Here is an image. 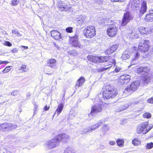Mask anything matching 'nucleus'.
<instances>
[{
    "label": "nucleus",
    "mask_w": 153,
    "mask_h": 153,
    "mask_svg": "<svg viewBox=\"0 0 153 153\" xmlns=\"http://www.w3.org/2000/svg\"><path fill=\"white\" fill-rule=\"evenodd\" d=\"M117 143H123L125 142L123 139H119L116 141Z\"/></svg>",
    "instance_id": "79ce46f5"
},
{
    "label": "nucleus",
    "mask_w": 153,
    "mask_h": 153,
    "mask_svg": "<svg viewBox=\"0 0 153 153\" xmlns=\"http://www.w3.org/2000/svg\"><path fill=\"white\" fill-rule=\"evenodd\" d=\"M123 144H117L118 146L120 147H122L123 146Z\"/></svg>",
    "instance_id": "0e129e2a"
},
{
    "label": "nucleus",
    "mask_w": 153,
    "mask_h": 153,
    "mask_svg": "<svg viewBox=\"0 0 153 153\" xmlns=\"http://www.w3.org/2000/svg\"><path fill=\"white\" fill-rule=\"evenodd\" d=\"M21 69L24 72H26L27 70V69L26 68V65H23L21 67Z\"/></svg>",
    "instance_id": "a18cd8bd"
},
{
    "label": "nucleus",
    "mask_w": 153,
    "mask_h": 153,
    "mask_svg": "<svg viewBox=\"0 0 153 153\" xmlns=\"http://www.w3.org/2000/svg\"><path fill=\"white\" fill-rule=\"evenodd\" d=\"M118 83L120 85H123L125 83L123 80L121 79V76L118 79Z\"/></svg>",
    "instance_id": "58836bf2"
},
{
    "label": "nucleus",
    "mask_w": 153,
    "mask_h": 153,
    "mask_svg": "<svg viewBox=\"0 0 153 153\" xmlns=\"http://www.w3.org/2000/svg\"><path fill=\"white\" fill-rule=\"evenodd\" d=\"M141 5V8L140 10V15L141 16L146 12L147 9L146 2L143 1Z\"/></svg>",
    "instance_id": "4468645a"
},
{
    "label": "nucleus",
    "mask_w": 153,
    "mask_h": 153,
    "mask_svg": "<svg viewBox=\"0 0 153 153\" xmlns=\"http://www.w3.org/2000/svg\"><path fill=\"white\" fill-rule=\"evenodd\" d=\"M72 27H69L66 28V31L68 33H71L72 32Z\"/></svg>",
    "instance_id": "37998d69"
},
{
    "label": "nucleus",
    "mask_w": 153,
    "mask_h": 153,
    "mask_svg": "<svg viewBox=\"0 0 153 153\" xmlns=\"http://www.w3.org/2000/svg\"><path fill=\"white\" fill-rule=\"evenodd\" d=\"M145 19L147 22L153 21V15L147 14L145 18Z\"/></svg>",
    "instance_id": "b1692460"
},
{
    "label": "nucleus",
    "mask_w": 153,
    "mask_h": 153,
    "mask_svg": "<svg viewBox=\"0 0 153 153\" xmlns=\"http://www.w3.org/2000/svg\"><path fill=\"white\" fill-rule=\"evenodd\" d=\"M4 45L6 46L10 47L12 46V45L10 42L8 41H5L4 44Z\"/></svg>",
    "instance_id": "49530a36"
},
{
    "label": "nucleus",
    "mask_w": 153,
    "mask_h": 153,
    "mask_svg": "<svg viewBox=\"0 0 153 153\" xmlns=\"http://www.w3.org/2000/svg\"><path fill=\"white\" fill-rule=\"evenodd\" d=\"M86 16H85L81 15L78 18V21L83 22L85 19Z\"/></svg>",
    "instance_id": "c756f323"
},
{
    "label": "nucleus",
    "mask_w": 153,
    "mask_h": 153,
    "mask_svg": "<svg viewBox=\"0 0 153 153\" xmlns=\"http://www.w3.org/2000/svg\"><path fill=\"white\" fill-rule=\"evenodd\" d=\"M90 130H91L90 129H84V130L83 132L84 133H86Z\"/></svg>",
    "instance_id": "13d9d810"
},
{
    "label": "nucleus",
    "mask_w": 153,
    "mask_h": 153,
    "mask_svg": "<svg viewBox=\"0 0 153 153\" xmlns=\"http://www.w3.org/2000/svg\"><path fill=\"white\" fill-rule=\"evenodd\" d=\"M112 60L111 62H108V64L106 65V66H108V67L102 68L100 70V71H103L111 68L112 66L111 65L115 62V61L114 60L112 59Z\"/></svg>",
    "instance_id": "412c9836"
},
{
    "label": "nucleus",
    "mask_w": 153,
    "mask_h": 153,
    "mask_svg": "<svg viewBox=\"0 0 153 153\" xmlns=\"http://www.w3.org/2000/svg\"><path fill=\"white\" fill-rule=\"evenodd\" d=\"M121 68L119 67H116L115 69V71L117 73L120 71Z\"/></svg>",
    "instance_id": "3c124183"
},
{
    "label": "nucleus",
    "mask_w": 153,
    "mask_h": 153,
    "mask_svg": "<svg viewBox=\"0 0 153 153\" xmlns=\"http://www.w3.org/2000/svg\"><path fill=\"white\" fill-rule=\"evenodd\" d=\"M150 78L148 76H146L144 77L143 82L145 83H148L149 82Z\"/></svg>",
    "instance_id": "f704fd0d"
},
{
    "label": "nucleus",
    "mask_w": 153,
    "mask_h": 153,
    "mask_svg": "<svg viewBox=\"0 0 153 153\" xmlns=\"http://www.w3.org/2000/svg\"><path fill=\"white\" fill-rule=\"evenodd\" d=\"M8 63V62L6 61H0V65L3 64H7Z\"/></svg>",
    "instance_id": "6e6d98bb"
},
{
    "label": "nucleus",
    "mask_w": 153,
    "mask_h": 153,
    "mask_svg": "<svg viewBox=\"0 0 153 153\" xmlns=\"http://www.w3.org/2000/svg\"><path fill=\"white\" fill-rule=\"evenodd\" d=\"M115 143V142L114 141H110V142H109V143H113V144H114V143Z\"/></svg>",
    "instance_id": "69168bd1"
},
{
    "label": "nucleus",
    "mask_w": 153,
    "mask_h": 153,
    "mask_svg": "<svg viewBox=\"0 0 153 153\" xmlns=\"http://www.w3.org/2000/svg\"><path fill=\"white\" fill-rule=\"evenodd\" d=\"M103 129H104V130L107 131L109 129V128L107 125H105L102 127Z\"/></svg>",
    "instance_id": "c03bdc74"
},
{
    "label": "nucleus",
    "mask_w": 153,
    "mask_h": 153,
    "mask_svg": "<svg viewBox=\"0 0 153 153\" xmlns=\"http://www.w3.org/2000/svg\"><path fill=\"white\" fill-rule=\"evenodd\" d=\"M136 30H134L131 33V35L132 36H133V37L135 38H137L139 36L138 33H137L136 31Z\"/></svg>",
    "instance_id": "cd10ccee"
},
{
    "label": "nucleus",
    "mask_w": 153,
    "mask_h": 153,
    "mask_svg": "<svg viewBox=\"0 0 153 153\" xmlns=\"http://www.w3.org/2000/svg\"><path fill=\"white\" fill-rule=\"evenodd\" d=\"M128 107V105L127 104H126L124 105H121L120 108L119 109L117 110V111H120L126 109Z\"/></svg>",
    "instance_id": "a878e982"
},
{
    "label": "nucleus",
    "mask_w": 153,
    "mask_h": 153,
    "mask_svg": "<svg viewBox=\"0 0 153 153\" xmlns=\"http://www.w3.org/2000/svg\"><path fill=\"white\" fill-rule=\"evenodd\" d=\"M9 127H10V130H11L13 129H15L17 127V126L15 124H12L9 123Z\"/></svg>",
    "instance_id": "7c9ffc66"
},
{
    "label": "nucleus",
    "mask_w": 153,
    "mask_h": 153,
    "mask_svg": "<svg viewBox=\"0 0 153 153\" xmlns=\"http://www.w3.org/2000/svg\"><path fill=\"white\" fill-rule=\"evenodd\" d=\"M85 81V78L82 76L81 77L78 79V81L76 82V86L77 87H79L82 85Z\"/></svg>",
    "instance_id": "4be33fe9"
},
{
    "label": "nucleus",
    "mask_w": 153,
    "mask_h": 153,
    "mask_svg": "<svg viewBox=\"0 0 153 153\" xmlns=\"http://www.w3.org/2000/svg\"><path fill=\"white\" fill-rule=\"evenodd\" d=\"M118 47V45L117 44H115L112 45V46L110 47L111 50L114 52Z\"/></svg>",
    "instance_id": "2f4dec72"
},
{
    "label": "nucleus",
    "mask_w": 153,
    "mask_h": 153,
    "mask_svg": "<svg viewBox=\"0 0 153 153\" xmlns=\"http://www.w3.org/2000/svg\"><path fill=\"white\" fill-rule=\"evenodd\" d=\"M149 69L147 67H146L143 68L140 67L138 68L137 70V72L138 73H140L142 74L146 73V74H147V72L149 71Z\"/></svg>",
    "instance_id": "2eb2a0df"
},
{
    "label": "nucleus",
    "mask_w": 153,
    "mask_h": 153,
    "mask_svg": "<svg viewBox=\"0 0 153 153\" xmlns=\"http://www.w3.org/2000/svg\"><path fill=\"white\" fill-rule=\"evenodd\" d=\"M152 125H149L147 122H143L139 124L137 126L136 131L139 134H146L152 128Z\"/></svg>",
    "instance_id": "f03ea898"
},
{
    "label": "nucleus",
    "mask_w": 153,
    "mask_h": 153,
    "mask_svg": "<svg viewBox=\"0 0 153 153\" xmlns=\"http://www.w3.org/2000/svg\"><path fill=\"white\" fill-rule=\"evenodd\" d=\"M121 79H123L125 83H127L130 80V76L127 75H123L121 76Z\"/></svg>",
    "instance_id": "5701e85b"
},
{
    "label": "nucleus",
    "mask_w": 153,
    "mask_h": 153,
    "mask_svg": "<svg viewBox=\"0 0 153 153\" xmlns=\"http://www.w3.org/2000/svg\"><path fill=\"white\" fill-rule=\"evenodd\" d=\"M17 36L18 37H21L22 36V35L18 33H18H17Z\"/></svg>",
    "instance_id": "e2e57ef3"
},
{
    "label": "nucleus",
    "mask_w": 153,
    "mask_h": 153,
    "mask_svg": "<svg viewBox=\"0 0 153 153\" xmlns=\"http://www.w3.org/2000/svg\"><path fill=\"white\" fill-rule=\"evenodd\" d=\"M149 14L153 15V10H150L149 11Z\"/></svg>",
    "instance_id": "052dcab7"
},
{
    "label": "nucleus",
    "mask_w": 153,
    "mask_h": 153,
    "mask_svg": "<svg viewBox=\"0 0 153 153\" xmlns=\"http://www.w3.org/2000/svg\"><path fill=\"white\" fill-rule=\"evenodd\" d=\"M143 117L144 118H149L151 117V115L149 113H146L143 114Z\"/></svg>",
    "instance_id": "72a5a7b5"
},
{
    "label": "nucleus",
    "mask_w": 153,
    "mask_h": 153,
    "mask_svg": "<svg viewBox=\"0 0 153 153\" xmlns=\"http://www.w3.org/2000/svg\"><path fill=\"white\" fill-rule=\"evenodd\" d=\"M22 47H24L25 49H27L28 48L27 46H22Z\"/></svg>",
    "instance_id": "338daca9"
},
{
    "label": "nucleus",
    "mask_w": 153,
    "mask_h": 153,
    "mask_svg": "<svg viewBox=\"0 0 153 153\" xmlns=\"http://www.w3.org/2000/svg\"><path fill=\"white\" fill-rule=\"evenodd\" d=\"M51 36L56 40L61 38L60 33L57 30H53L51 31Z\"/></svg>",
    "instance_id": "ddd939ff"
},
{
    "label": "nucleus",
    "mask_w": 153,
    "mask_h": 153,
    "mask_svg": "<svg viewBox=\"0 0 153 153\" xmlns=\"http://www.w3.org/2000/svg\"><path fill=\"white\" fill-rule=\"evenodd\" d=\"M63 107V104L62 103L60 104L58 106L56 111L54 113L53 116H54L56 114H57V116H58L61 113Z\"/></svg>",
    "instance_id": "f3484780"
},
{
    "label": "nucleus",
    "mask_w": 153,
    "mask_h": 153,
    "mask_svg": "<svg viewBox=\"0 0 153 153\" xmlns=\"http://www.w3.org/2000/svg\"><path fill=\"white\" fill-rule=\"evenodd\" d=\"M49 108V107H48L47 105L45 106L44 108V110L45 111L48 110Z\"/></svg>",
    "instance_id": "bf43d9fd"
},
{
    "label": "nucleus",
    "mask_w": 153,
    "mask_h": 153,
    "mask_svg": "<svg viewBox=\"0 0 153 153\" xmlns=\"http://www.w3.org/2000/svg\"><path fill=\"white\" fill-rule=\"evenodd\" d=\"M75 51L74 50L70 51L68 52V53L72 55L74 54V52Z\"/></svg>",
    "instance_id": "680f3d73"
},
{
    "label": "nucleus",
    "mask_w": 153,
    "mask_h": 153,
    "mask_svg": "<svg viewBox=\"0 0 153 153\" xmlns=\"http://www.w3.org/2000/svg\"><path fill=\"white\" fill-rule=\"evenodd\" d=\"M95 27L94 26L88 27L85 29L84 33L87 38H90L95 36Z\"/></svg>",
    "instance_id": "39448f33"
},
{
    "label": "nucleus",
    "mask_w": 153,
    "mask_h": 153,
    "mask_svg": "<svg viewBox=\"0 0 153 153\" xmlns=\"http://www.w3.org/2000/svg\"><path fill=\"white\" fill-rule=\"evenodd\" d=\"M78 36L77 34H75L74 36L71 37L70 39V44L73 47L81 48H82V46L78 42Z\"/></svg>",
    "instance_id": "9d476101"
},
{
    "label": "nucleus",
    "mask_w": 153,
    "mask_h": 153,
    "mask_svg": "<svg viewBox=\"0 0 153 153\" xmlns=\"http://www.w3.org/2000/svg\"><path fill=\"white\" fill-rule=\"evenodd\" d=\"M148 102L149 103H153V98H151L149 99L148 101Z\"/></svg>",
    "instance_id": "864d4df0"
},
{
    "label": "nucleus",
    "mask_w": 153,
    "mask_h": 153,
    "mask_svg": "<svg viewBox=\"0 0 153 153\" xmlns=\"http://www.w3.org/2000/svg\"><path fill=\"white\" fill-rule=\"evenodd\" d=\"M17 51H18V50H17L16 48H14L11 50V51L13 53H17Z\"/></svg>",
    "instance_id": "5fc2aeb1"
},
{
    "label": "nucleus",
    "mask_w": 153,
    "mask_h": 153,
    "mask_svg": "<svg viewBox=\"0 0 153 153\" xmlns=\"http://www.w3.org/2000/svg\"><path fill=\"white\" fill-rule=\"evenodd\" d=\"M149 29L143 27H140L139 29V32L141 34H147L149 33Z\"/></svg>",
    "instance_id": "aec40b11"
},
{
    "label": "nucleus",
    "mask_w": 153,
    "mask_h": 153,
    "mask_svg": "<svg viewBox=\"0 0 153 153\" xmlns=\"http://www.w3.org/2000/svg\"><path fill=\"white\" fill-rule=\"evenodd\" d=\"M117 94L116 89L110 85H108L106 86L105 90L104 91L102 95L104 99H108L114 97Z\"/></svg>",
    "instance_id": "f257e3e1"
},
{
    "label": "nucleus",
    "mask_w": 153,
    "mask_h": 153,
    "mask_svg": "<svg viewBox=\"0 0 153 153\" xmlns=\"http://www.w3.org/2000/svg\"><path fill=\"white\" fill-rule=\"evenodd\" d=\"M133 53V54L134 55L135 54H136V56H135V57L132 60V63L134 61H136L137 59L138 58V57L139 56V53H138V52H134V53Z\"/></svg>",
    "instance_id": "473e14b6"
},
{
    "label": "nucleus",
    "mask_w": 153,
    "mask_h": 153,
    "mask_svg": "<svg viewBox=\"0 0 153 153\" xmlns=\"http://www.w3.org/2000/svg\"><path fill=\"white\" fill-rule=\"evenodd\" d=\"M140 6L139 0H133L132 1L131 7L133 10L139 9Z\"/></svg>",
    "instance_id": "f8f14e48"
},
{
    "label": "nucleus",
    "mask_w": 153,
    "mask_h": 153,
    "mask_svg": "<svg viewBox=\"0 0 153 153\" xmlns=\"http://www.w3.org/2000/svg\"><path fill=\"white\" fill-rule=\"evenodd\" d=\"M18 30H12V33L13 35L16 34L18 33Z\"/></svg>",
    "instance_id": "603ef678"
},
{
    "label": "nucleus",
    "mask_w": 153,
    "mask_h": 153,
    "mask_svg": "<svg viewBox=\"0 0 153 153\" xmlns=\"http://www.w3.org/2000/svg\"><path fill=\"white\" fill-rule=\"evenodd\" d=\"M149 42L144 40H141L138 47V50L143 53H145L149 48Z\"/></svg>",
    "instance_id": "7ed1b4c3"
},
{
    "label": "nucleus",
    "mask_w": 153,
    "mask_h": 153,
    "mask_svg": "<svg viewBox=\"0 0 153 153\" xmlns=\"http://www.w3.org/2000/svg\"><path fill=\"white\" fill-rule=\"evenodd\" d=\"M19 0H13L12 4L14 6H16L19 3Z\"/></svg>",
    "instance_id": "ea45409f"
},
{
    "label": "nucleus",
    "mask_w": 153,
    "mask_h": 153,
    "mask_svg": "<svg viewBox=\"0 0 153 153\" xmlns=\"http://www.w3.org/2000/svg\"><path fill=\"white\" fill-rule=\"evenodd\" d=\"M141 142L139 139L135 138L132 141V143H138Z\"/></svg>",
    "instance_id": "e433bc0d"
},
{
    "label": "nucleus",
    "mask_w": 153,
    "mask_h": 153,
    "mask_svg": "<svg viewBox=\"0 0 153 153\" xmlns=\"http://www.w3.org/2000/svg\"><path fill=\"white\" fill-rule=\"evenodd\" d=\"M94 56L91 55L88 56L87 57V59L93 62V58H94Z\"/></svg>",
    "instance_id": "de8ad7c7"
},
{
    "label": "nucleus",
    "mask_w": 153,
    "mask_h": 153,
    "mask_svg": "<svg viewBox=\"0 0 153 153\" xmlns=\"http://www.w3.org/2000/svg\"><path fill=\"white\" fill-rule=\"evenodd\" d=\"M133 18V17L129 12H127L126 13H124L122 21V25L125 26Z\"/></svg>",
    "instance_id": "9b49d317"
},
{
    "label": "nucleus",
    "mask_w": 153,
    "mask_h": 153,
    "mask_svg": "<svg viewBox=\"0 0 153 153\" xmlns=\"http://www.w3.org/2000/svg\"><path fill=\"white\" fill-rule=\"evenodd\" d=\"M114 52L110 47L106 50L105 51V54L109 55L113 53Z\"/></svg>",
    "instance_id": "c85d7f7f"
},
{
    "label": "nucleus",
    "mask_w": 153,
    "mask_h": 153,
    "mask_svg": "<svg viewBox=\"0 0 153 153\" xmlns=\"http://www.w3.org/2000/svg\"><path fill=\"white\" fill-rule=\"evenodd\" d=\"M140 85V82L138 81H135L128 85L125 91L129 92H133L136 90Z\"/></svg>",
    "instance_id": "0eeeda50"
},
{
    "label": "nucleus",
    "mask_w": 153,
    "mask_h": 153,
    "mask_svg": "<svg viewBox=\"0 0 153 153\" xmlns=\"http://www.w3.org/2000/svg\"><path fill=\"white\" fill-rule=\"evenodd\" d=\"M103 124V122L102 121H100L98 123L93 125L91 128V130H94L100 126H102Z\"/></svg>",
    "instance_id": "393cba45"
},
{
    "label": "nucleus",
    "mask_w": 153,
    "mask_h": 153,
    "mask_svg": "<svg viewBox=\"0 0 153 153\" xmlns=\"http://www.w3.org/2000/svg\"><path fill=\"white\" fill-rule=\"evenodd\" d=\"M9 123H4L3 124H0V130L6 131L10 130V127Z\"/></svg>",
    "instance_id": "dca6fc26"
},
{
    "label": "nucleus",
    "mask_w": 153,
    "mask_h": 153,
    "mask_svg": "<svg viewBox=\"0 0 153 153\" xmlns=\"http://www.w3.org/2000/svg\"><path fill=\"white\" fill-rule=\"evenodd\" d=\"M130 53L128 51H125L122 54L121 58L123 60H126L130 57Z\"/></svg>",
    "instance_id": "6ab92c4d"
},
{
    "label": "nucleus",
    "mask_w": 153,
    "mask_h": 153,
    "mask_svg": "<svg viewBox=\"0 0 153 153\" xmlns=\"http://www.w3.org/2000/svg\"><path fill=\"white\" fill-rule=\"evenodd\" d=\"M46 74H48V75H51L52 74V73H47Z\"/></svg>",
    "instance_id": "774afa93"
},
{
    "label": "nucleus",
    "mask_w": 153,
    "mask_h": 153,
    "mask_svg": "<svg viewBox=\"0 0 153 153\" xmlns=\"http://www.w3.org/2000/svg\"><path fill=\"white\" fill-rule=\"evenodd\" d=\"M10 66H8L6 67L2 71L4 73H7L9 72L10 70V68H9Z\"/></svg>",
    "instance_id": "a19ab883"
},
{
    "label": "nucleus",
    "mask_w": 153,
    "mask_h": 153,
    "mask_svg": "<svg viewBox=\"0 0 153 153\" xmlns=\"http://www.w3.org/2000/svg\"><path fill=\"white\" fill-rule=\"evenodd\" d=\"M69 138V136L65 133H63L62 134L58 135L56 137L52 139L50 143H59L63 139H68Z\"/></svg>",
    "instance_id": "6e6552de"
},
{
    "label": "nucleus",
    "mask_w": 153,
    "mask_h": 153,
    "mask_svg": "<svg viewBox=\"0 0 153 153\" xmlns=\"http://www.w3.org/2000/svg\"><path fill=\"white\" fill-rule=\"evenodd\" d=\"M17 92H18L17 90H15V91H13L12 92V93H11V94L13 96L16 95L17 94Z\"/></svg>",
    "instance_id": "8fccbe9b"
},
{
    "label": "nucleus",
    "mask_w": 153,
    "mask_h": 153,
    "mask_svg": "<svg viewBox=\"0 0 153 153\" xmlns=\"http://www.w3.org/2000/svg\"><path fill=\"white\" fill-rule=\"evenodd\" d=\"M108 57L106 56H101L100 57L99 62H104L107 61Z\"/></svg>",
    "instance_id": "bb28decb"
},
{
    "label": "nucleus",
    "mask_w": 153,
    "mask_h": 153,
    "mask_svg": "<svg viewBox=\"0 0 153 153\" xmlns=\"http://www.w3.org/2000/svg\"><path fill=\"white\" fill-rule=\"evenodd\" d=\"M112 2H122L123 0H111Z\"/></svg>",
    "instance_id": "4d7b16f0"
},
{
    "label": "nucleus",
    "mask_w": 153,
    "mask_h": 153,
    "mask_svg": "<svg viewBox=\"0 0 153 153\" xmlns=\"http://www.w3.org/2000/svg\"><path fill=\"white\" fill-rule=\"evenodd\" d=\"M102 105L100 103L94 105L91 108L90 114H88L89 117L91 116V118L95 115L98 113L102 111Z\"/></svg>",
    "instance_id": "20e7f679"
},
{
    "label": "nucleus",
    "mask_w": 153,
    "mask_h": 153,
    "mask_svg": "<svg viewBox=\"0 0 153 153\" xmlns=\"http://www.w3.org/2000/svg\"><path fill=\"white\" fill-rule=\"evenodd\" d=\"M56 60L54 59H50L48 60L47 65L51 68H53L55 66Z\"/></svg>",
    "instance_id": "a211bd4d"
},
{
    "label": "nucleus",
    "mask_w": 153,
    "mask_h": 153,
    "mask_svg": "<svg viewBox=\"0 0 153 153\" xmlns=\"http://www.w3.org/2000/svg\"><path fill=\"white\" fill-rule=\"evenodd\" d=\"M117 28L114 25L110 26L107 30V35L110 37L115 36L117 34Z\"/></svg>",
    "instance_id": "1a4fd4ad"
},
{
    "label": "nucleus",
    "mask_w": 153,
    "mask_h": 153,
    "mask_svg": "<svg viewBox=\"0 0 153 153\" xmlns=\"http://www.w3.org/2000/svg\"><path fill=\"white\" fill-rule=\"evenodd\" d=\"M153 147V144H147L146 147L147 149H149Z\"/></svg>",
    "instance_id": "09e8293b"
},
{
    "label": "nucleus",
    "mask_w": 153,
    "mask_h": 153,
    "mask_svg": "<svg viewBox=\"0 0 153 153\" xmlns=\"http://www.w3.org/2000/svg\"><path fill=\"white\" fill-rule=\"evenodd\" d=\"M100 57L97 56H94L93 62H99Z\"/></svg>",
    "instance_id": "c9c22d12"
},
{
    "label": "nucleus",
    "mask_w": 153,
    "mask_h": 153,
    "mask_svg": "<svg viewBox=\"0 0 153 153\" xmlns=\"http://www.w3.org/2000/svg\"><path fill=\"white\" fill-rule=\"evenodd\" d=\"M64 153H74L70 148H67L65 150Z\"/></svg>",
    "instance_id": "4c0bfd02"
},
{
    "label": "nucleus",
    "mask_w": 153,
    "mask_h": 153,
    "mask_svg": "<svg viewBox=\"0 0 153 153\" xmlns=\"http://www.w3.org/2000/svg\"><path fill=\"white\" fill-rule=\"evenodd\" d=\"M57 6L59 10L61 11H66L71 8V5L66 1H58Z\"/></svg>",
    "instance_id": "423d86ee"
}]
</instances>
